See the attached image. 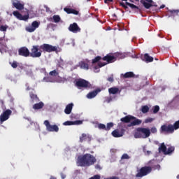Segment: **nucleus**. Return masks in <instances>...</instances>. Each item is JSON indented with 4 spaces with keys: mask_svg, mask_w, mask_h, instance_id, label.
<instances>
[{
    "mask_svg": "<svg viewBox=\"0 0 179 179\" xmlns=\"http://www.w3.org/2000/svg\"><path fill=\"white\" fill-rule=\"evenodd\" d=\"M29 97L31 98L32 101H36V103L40 101V99L38 98V96H37V94L33 92L29 93Z\"/></svg>",
    "mask_w": 179,
    "mask_h": 179,
    "instance_id": "a878e982",
    "label": "nucleus"
},
{
    "mask_svg": "<svg viewBox=\"0 0 179 179\" xmlns=\"http://www.w3.org/2000/svg\"><path fill=\"white\" fill-rule=\"evenodd\" d=\"M76 86L77 87H83L84 89H92V84L89 81L82 78L76 81Z\"/></svg>",
    "mask_w": 179,
    "mask_h": 179,
    "instance_id": "39448f33",
    "label": "nucleus"
},
{
    "mask_svg": "<svg viewBox=\"0 0 179 179\" xmlns=\"http://www.w3.org/2000/svg\"><path fill=\"white\" fill-rule=\"evenodd\" d=\"M150 136V129L145 127H138L134 132L136 139H146Z\"/></svg>",
    "mask_w": 179,
    "mask_h": 179,
    "instance_id": "f03ea898",
    "label": "nucleus"
},
{
    "mask_svg": "<svg viewBox=\"0 0 179 179\" xmlns=\"http://www.w3.org/2000/svg\"><path fill=\"white\" fill-rule=\"evenodd\" d=\"M107 80L108 82H110L111 83H113V82H114V77L113 76V75L110 77L108 78Z\"/></svg>",
    "mask_w": 179,
    "mask_h": 179,
    "instance_id": "8fccbe9b",
    "label": "nucleus"
},
{
    "mask_svg": "<svg viewBox=\"0 0 179 179\" xmlns=\"http://www.w3.org/2000/svg\"><path fill=\"white\" fill-rule=\"evenodd\" d=\"M152 114H157L160 111V106L156 105L152 108Z\"/></svg>",
    "mask_w": 179,
    "mask_h": 179,
    "instance_id": "7c9ffc66",
    "label": "nucleus"
},
{
    "mask_svg": "<svg viewBox=\"0 0 179 179\" xmlns=\"http://www.w3.org/2000/svg\"><path fill=\"white\" fill-rule=\"evenodd\" d=\"M87 139V135L86 134H83L82 136L80 137V142L82 143L84 141Z\"/></svg>",
    "mask_w": 179,
    "mask_h": 179,
    "instance_id": "e433bc0d",
    "label": "nucleus"
},
{
    "mask_svg": "<svg viewBox=\"0 0 179 179\" xmlns=\"http://www.w3.org/2000/svg\"><path fill=\"white\" fill-rule=\"evenodd\" d=\"M95 169L96 170H101V166L99 164H97L96 165H95Z\"/></svg>",
    "mask_w": 179,
    "mask_h": 179,
    "instance_id": "3c124183",
    "label": "nucleus"
},
{
    "mask_svg": "<svg viewBox=\"0 0 179 179\" xmlns=\"http://www.w3.org/2000/svg\"><path fill=\"white\" fill-rule=\"evenodd\" d=\"M101 59V57L97 56L92 59V64H97Z\"/></svg>",
    "mask_w": 179,
    "mask_h": 179,
    "instance_id": "58836bf2",
    "label": "nucleus"
},
{
    "mask_svg": "<svg viewBox=\"0 0 179 179\" xmlns=\"http://www.w3.org/2000/svg\"><path fill=\"white\" fill-rule=\"evenodd\" d=\"M109 94H117L121 93V90L118 87H113L108 89Z\"/></svg>",
    "mask_w": 179,
    "mask_h": 179,
    "instance_id": "aec40b11",
    "label": "nucleus"
},
{
    "mask_svg": "<svg viewBox=\"0 0 179 179\" xmlns=\"http://www.w3.org/2000/svg\"><path fill=\"white\" fill-rule=\"evenodd\" d=\"M83 121L82 120H76V121H66L63 123V125L71 126V125H82Z\"/></svg>",
    "mask_w": 179,
    "mask_h": 179,
    "instance_id": "f3484780",
    "label": "nucleus"
},
{
    "mask_svg": "<svg viewBox=\"0 0 179 179\" xmlns=\"http://www.w3.org/2000/svg\"><path fill=\"white\" fill-rule=\"evenodd\" d=\"M121 159L122 160H125V159H131V157H129V155H128V154H123Z\"/></svg>",
    "mask_w": 179,
    "mask_h": 179,
    "instance_id": "37998d69",
    "label": "nucleus"
},
{
    "mask_svg": "<svg viewBox=\"0 0 179 179\" xmlns=\"http://www.w3.org/2000/svg\"><path fill=\"white\" fill-rule=\"evenodd\" d=\"M166 150H167V147L166 146V144H164V143H161L158 148L159 153H164V155H166Z\"/></svg>",
    "mask_w": 179,
    "mask_h": 179,
    "instance_id": "4be33fe9",
    "label": "nucleus"
},
{
    "mask_svg": "<svg viewBox=\"0 0 179 179\" xmlns=\"http://www.w3.org/2000/svg\"><path fill=\"white\" fill-rule=\"evenodd\" d=\"M111 101V98H110L109 99H108L107 102L110 103V101Z\"/></svg>",
    "mask_w": 179,
    "mask_h": 179,
    "instance_id": "338daca9",
    "label": "nucleus"
},
{
    "mask_svg": "<svg viewBox=\"0 0 179 179\" xmlns=\"http://www.w3.org/2000/svg\"><path fill=\"white\" fill-rule=\"evenodd\" d=\"M153 169H155V170H160V165L157 164L154 166Z\"/></svg>",
    "mask_w": 179,
    "mask_h": 179,
    "instance_id": "864d4df0",
    "label": "nucleus"
},
{
    "mask_svg": "<svg viewBox=\"0 0 179 179\" xmlns=\"http://www.w3.org/2000/svg\"><path fill=\"white\" fill-rule=\"evenodd\" d=\"M105 179H120V178L118 176H112V177L106 178Z\"/></svg>",
    "mask_w": 179,
    "mask_h": 179,
    "instance_id": "603ef678",
    "label": "nucleus"
},
{
    "mask_svg": "<svg viewBox=\"0 0 179 179\" xmlns=\"http://www.w3.org/2000/svg\"><path fill=\"white\" fill-rule=\"evenodd\" d=\"M13 6L16 8L17 10H23L24 9V4L20 3L19 0L13 1Z\"/></svg>",
    "mask_w": 179,
    "mask_h": 179,
    "instance_id": "dca6fc26",
    "label": "nucleus"
},
{
    "mask_svg": "<svg viewBox=\"0 0 179 179\" xmlns=\"http://www.w3.org/2000/svg\"><path fill=\"white\" fill-rule=\"evenodd\" d=\"M103 61H106L108 64H113L117 61V58L111 55H106L102 58Z\"/></svg>",
    "mask_w": 179,
    "mask_h": 179,
    "instance_id": "2eb2a0df",
    "label": "nucleus"
},
{
    "mask_svg": "<svg viewBox=\"0 0 179 179\" xmlns=\"http://www.w3.org/2000/svg\"><path fill=\"white\" fill-rule=\"evenodd\" d=\"M10 115H12V110L10 109H7L3 111L0 115V124H3L5 121H8Z\"/></svg>",
    "mask_w": 179,
    "mask_h": 179,
    "instance_id": "0eeeda50",
    "label": "nucleus"
},
{
    "mask_svg": "<svg viewBox=\"0 0 179 179\" xmlns=\"http://www.w3.org/2000/svg\"><path fill=\"white\" fill-rule=\"evenodd\" d=\"M69 31H71V33H80V27H79V25L76 22H74L73 24H71L69 27Z\"/></svg>",
    "mask_w": 179,
    "mask_h": 179,
    "instance_id": "f8f14e48",
    "label": "nucleus"
},
{
    "mask_svg": "<svg viewBox=\"0 0 179 179\" xmlns=\"http://www.w3.org/2000/svg\"><path fill=\"white\" fill-rule=\"evenodd\" d=\"M96 162H97L96 157L92 155L87 153L80 156L78 158V164L81 167H90V166H93Z\"/></svg>",
    "mask_w": 179,
    "mask_h": 179,
    "instance_id": "f257e3e1",
    "label": "nucleus"
},
{
    "mask_svg": "<svg viewBox=\"0 0 179 179\" xmlns=\"http://www.w3.org/2000/svg\"><path fill=\"white\" fill-rule=\"evenodd\" d=\"M113 127H114V123H113V122L108 123L106 127V131H110V129H111L113 128Z\"/></svg>",
    "mask_w": 179,
    "mask_h": 179,
    "instance_id": "4c0bfd02",
    "label": "nucleus"
},
{
    "mask_svg": "<svg viewBox=\"0 0 179 179\" xmlns=\"http://www.w3.org/2000/svg\"><path fill=\"white\" fill-rule=\"evenodd\" d=\"M120 6H122V8H124L126 6L125 3H124V2H120Z\"/></svg>",
    "mask_w": 179,
    "mask_h": 179,
    "instance_id": "13d9d810",
    "label": "nucleus"
},
{
    "mask_svg": "<svg viewBox=\"0 0 179 179\" xmlns=\"http://www.w3.org/2000/svg\"><path fill=\"white\" fill-rule=\"evenodd\" d=\"M18 54L21 57H29L30 55V51L26 47H22L18 50Z\"/></svg>",
    "mask_w": 179,
    "mask_h": 179,
    "instance_id": "4468645a",
    "label": "nucleus"
},
{
    "mask_svg": "<svg viewBox=\"0 0 179 179\" xmlns=\"http://www.w3.org/2000/svg\"><path fill=\"white\" fill-rule=\"evenodd\" d=\"M174 150H176V148L173 146H171L166 150L165 155H171Z\"/></svg>",
    "mask_w": 179,
    "mask_h": 179,
    "instance_id": "2f4dec72",
    "label": "nucleus"
},
{
    "mask_svg": "<svg viewBox=\"0 0 179 179\" xmlns=\"http://www.w3.org/2000/svg\"><path fill=\"white\" fill-rule=\"evenodd\" d=\"M49 75L50 76H58V75H59V73L57 70H53L49 73Z\"/></svg>",
    "mask_w": 179,
    "mask_h": 179,
    "instance_id": "f704fd0d",
    "label": "nucleus"
},
{
    "mask_svg": "<svg viewBox=\"0 0 179 179\" xmlns=\"http://www.w3.org/2000/svg\"><path fill=\"white\" fill-rule=\"evenodd\" d=\"M141 111L143 114H146V113H149V106H148V105L143 106L141 107Z\"/></svg>",
    "mask_w": 179,
    "mask_h": 179,
    "instance_id": "72a5a7b5",
    "label": "nucleus"
},
{
    "mask_svg": "<svg viewBox=\"0 0 179 179\" xmlns=\"http://www.w3.org/2000/svg\"><path fill=\"white\" fill-rule=\"evenodd\" d=\"M13 15L19 20H24V22H26V20H29V15H22L17 10L13 11Z\"/></svg>",
    "mask_w": 179,
    "mask_h": 179,
    "instance_id": "9b49d317",
    "label": "nucleus"
},
{
    "mask_svg": "<svg viewBox=\"0 0 179 179\" xmlns=\"http://www.w3.org/2000/svg\"><path fill=\"white\" fill-rule=\"evenodd\" d=\"M177 178L179 179V175L177 176Z\"/></svg>",
    "mask_w": 179,
    "mask_h": 179,
    "instance_id": "774afa93",
    "label": "nucleus"
},
{
    "mask_svg": "<svg viewBox=\"0 0 179 179\" xmlns=\"http://www.w3.org/2000/svg\"><path fill=\"white\" fill-rule=\"evenodd\" d=\"M65 177H66L65 175L62 174V179L65 178Z\"/></svg>",
    "mask_w": 179,
    "mask_h": 179,
    "instance_id": "e2e57ef3",
    "label": "nucleus"
},
{
    "mask_svg": "<svg viewBox=\"0 0 179 179\" xmlns=\"http://www.w3.org/2000/svg\"><path fill=\"white\" fill-rule=\"evenodd\" d=\"M150 173H152V167L145 166L137 170L136 177V178H142V177H145V176L150 174Z\"/></svg>",
    "mask_w": 179,
    "mask_h": 179,
    "instance_id": "20e7f679",
    "label": "nucleus"
},
{
    "mask_svg": "<svg viewBox=\"0 0 179 179\" xmlns=\"http://www.w3.org/2000/svg\"><path fill=\"white\" fill-rule=\"evenodd\" d=\"M164 8H166V5L162 4V5L160 6L159 9H164Z\"/></svg>",
    "mask_w": 179,
    "mask_h": 179,
    "instance_id": "bf43d9fd",
    "label": "nucleus"
},
{
    "mask_svg": "<svg viewBox=\"0 0 179 179\" xmlns=\"http://www.w3.org/2000/svg\"><path fill=\"white\" fill-rule=\"evenodd\" d=\"M113 17H117V15L116 14H113Z\"/></svg>",
    "mask_w": 179,
    "mask_h": 179,
    "instance_id": "69168bd1",
    "label": "nucleus"
},
{
    "mask_svg": "<svg viewBox=\"0 0 179 179\" xmlns=\"http://www.w3.org/2000/svg\"><path fill=\"white\" fill-rule=\"evenodd\" d=\"M124 79H128L129 78H135V74L132 71L127 72L124 74H122Z\"/></svg>",
    "mask_w": 179,
    "mask_h": 179,
    "instance_id": "bb28decb",
    "label": "nucleus"
},
{
    "mask_svg": "<svg viewBox=\"0 0 179 179\" xmlns=\"http://www.w3.org/2000/svg\"><path fill=\"white\" fill-rule=\"evenodd\" d=\"M150 134H157V128L156 127H152L150 130Z\"/></svg>",
    "mask_w": 179,
    "mask_h": 179,
    "instance_id": "a19ab883",
    "label": "nucleus"
},
{
    "mask_svg": "<svg viewBox=\"0 0 179 179\" xmlns=\"http://www.w3.org/2000/svg\"><path fill=\"white\" fill-rule=\"evenodd\" d=\"M39 50L40 46L34 45L31 50V53H29L30 57H32V58H40L41 57V50Z\"/></svg>",
    "mask_w": 179,
    "mask_h": 179,
    "instance_id": "423d86ee",
    "label": "nucleus"
},
{
    "mask_svg": "<svg viewBox=\"0 0 179 179\" xmlns=\"http://www.w3.org/2000/svg\"><path fill=\"white\" fill-rule=\"evenodd\" d=\"M97 128L99 129H103V131H106V124H103V123H99L97 124Z\"/></svg>",
    "mask_w": 179,
    "mask_h": 179,
    "instance_id": "c9c22d12",
    "label": "nucleus"
},
{
    "mask_svg": "<svg viewBox=\"0 0 179 179\" xmlns=\"http://www.w3.org/2000/svg\"><path fill=\"white\" fill-rule=\"evenodd\" d=\"M144 59L146 62H153V57H150L148 53L144 55Z\"/></svg>",
    "mask_w": 179,
    "mask_h": 179,
    "instance_id": "c756f323",
    "label": "nucleus"
},
{
    "mask_svg": "<svg viewBox=\"0 0 179 179\" xmlns=\"http://www.w3.org/2000/svg\"><path fill=\"white\" fill-rule=\"evenodd\" d=\"M80 66L81 69H85L86 71L89 70V64L86 63V62H81L80 63Z\"/></svg>",
    "mask_w": 179,
    "mask_h": 179,
    "instance_id": "c85d7f7f",
    "label": "nucleus"
},
{
    "mask_svg": "<svg viewBox=\"0 0 179 179\" xmlns=\"http://www.w3.org/2000/svg\"><path fill=\"white\" fill-rule=\"evenodd\" d=\"M132 120H135V116L127 115L124 117H122L120 119V121L122 122H124L125 124H128L129 122H131V121H132Z\"/></svg>",
    "mask_w": 179,
    "mask_h": 179,
    "instance_id": "6ab92c4d",
    "label": "nucleus"
},
{
    "mask_svg": "<svg viewBox=\"0 0 179 179\" xmlns=\"http://www.w3.org/2000/svg\"><path fill=\"white\" fill-rule=\"evenodd\" d=\"M27 15H33V10H27Z\"/></svg>",
    "mask_w": 179,
    "mask_h": 179,
    "instance_id": "4d7b16f0",
    "label": "nucleus"
},
{
    "mask_svg": "<svg viewBox=\"0 0 179 179\" xmlns=\"http://www.w3.org/2000/svg\"><path fill=\"white\" fill-rule=\"evenodd\" d=\"M50 179H57V178H55L54 176H51Z\"/></svg>",
    "mask_w": 179,
    "mask_h": 179,
    "instance_id": "0e129e2a",
    "label": "nucleus"
},
{
    "mask_svg": "<svg viewBox=\"0 0 179 179\" xmlns=\"http://www.w3.org/2000/svg\"><path fill=\"white\" fill-rule=\"evenodd\" d=\"M64 12H66V13H68V15H71V12H72V8H69L68 7H66L64 8Z\"/></svg>",
    "mask_w": 179,
    "mask_h": 179,
    "instance_id": "79ce46f5",
    "label": "nucleus"
},
{
    "mask_svg": "<svg viewBox=\"0 0 179 179\" xmlns=\"http://www.w3.org/2000/svg\"><path fill=\"white\" fill-rule=\"evenodd\" d=\"M153 121H155V118H153V117H148V118L145 120V124H149V122H153Z\"/></svg>",
    "mask_w": 179,
    "mask_h": 179,
    "instance_id": "ea45409f",
    "label": "nucleus"
},
{
    "mask_svg": "<svg viewBox=\"0 0 179 179\" xmlns=\"http://www.w3.org/2000/svg\"><path fill=\"white\" fill-rule=\"evenodd\" d=\"M141 3H142L145 9H150L152 6L157 8V4L153 0H141Z\"/></svg>",
    "mask_w": 179,
    "mask_h": 179,
    "instance_id": "1a4fd4ad",
    "label": "nucleus"
},
{
    "mask_svg": "<svg viewBox=\"0 0 179 179\" xmlns=\"http://www.w3.org/2000/svg\"><path fill=\"white\" fill-rule=\"evenodd\" d=\"M72 108H73V103H71L66 105L64 109L65 114H67V115L71 114V113H72Z\"/></svg>",
    "mask_w": 179,
    "mask_h": 179,
    "instance_id": "412c9836",
    "label": "nucleus"
},
{
    "mask_svg": "<svg viewBox=\"0 0 179 179\" xmlns=\"http://www.w3.org/2000/svg\"><path fill=\"white\" fill-rule=\"evenodd\" d=\"M25 86H26V90H27V91H29V90H31V88H30V87L29 86V84L28 83H27L26 85H25Z\"/></svg>",
    "mask_w": 179,
    "mask_h": 179,
    "instance_id": "6e6d98bb",
    "label": "nucleus"
},
{
    "mask_svg": "<svg viewBox=\"0 0 179 179\" xmlns=\"http://www.w3.org/2000/svg\"><path fill=\"white\" fill-rule=\"evenodd\" d=\"M40 27V22L38 21H34L31 23V25L29 27H26L27 31H29V33H33V31H36V29H38Z\"/></svg>",
    "mask_w": 179,
    "mask_h": 179,
    "instance_id": "9d476101",
    "label": "nucleus"
},
{
    "mask_svg": "<svg viewBox=\"0 0 179 179\" xmlns=\"http://www.w3.org/2000/svg\"><path fill=\"white\" fill-rule=\"evenodd\" d=\"M44 125L46 127V129L48 132H58L59 131V127H58L57 124L51 125L48 120L44 121Z\"/></svg>",
    "mask_w": 179,
    "mask_h": 179,
    "instance_id": "6e6552de",
    "label": "nucleus"
},
{
    "mask_svg": "<svg viewBox=\"0 0 179 179\" xmlns=\"http://www.w3.org/2000/svg\"><path fill=\"white\" fill-rule=\"evenodd\" d=\"M7 29H8V26H6H6L1 25L0 27L1 31H6Z\"/></svg>",
    "mask_w": 179,
    "mask_h": 179,
    "instance_id": "c03bdc74",
    "label": "nucleus"
},
{
    "mask_svg": "<svg viewBox=\"0 0 179 179\" xmlns=\"http://www.w3.org/2000/svg\"><path fill=\"white\" fill-rule=\"evenodd\" d=\"M128 6H129V8H131V9H132L133 10H135V12H141V9L139 8V7L135 6V4L134 3L126 1L125 6L123 8L124 9H125V10H128Z\"/></svg>",
    "mask_w": 179,
    "mask_h": 179,
    "instance_id": "ddd939ff",
    "label": "nucleus"
},
{
    "mask_svg": "<svg viewBox=\"0 0 179 179\" xmlns=\"http://www.w3.org/2000/svg\"><path fill=\"white\" fill-rule=\"evenodd\" d=\"M11 66L12 68H14V69L17 68V62L16 61L13 62V63L11 64Z\"/></svg>",
    "mask_w": 179,
    "mask_h": 179,
    "instance_id": "a18cd8bd",
    "label": "nucleus"
},
{
    "mask_svg": "<svg viewBox=\"0 0 179 179\" xmlns=\"http://www.w3.org/2000/svg\"><path fill=\"white\" fill-rule=\"evenodd\" d=\"M98 65L99 66V68H103V66H106V65H107V63L105 62H99Z\"/></svg>",
    "mask_w": 179,
    "mask_h": 179,
    "instance_id": "de8ad7c7",
    "label": "nucleus"
},
{
    "mask_svg": "<svg viewBox=\"0 0 179 179\" xmlns=\"http://www.w3.org/2000/svg\"><path fill=\"white\" fill-rule=\"evenodd\" d=\"M179 10H169L168 15L169 16H173V17L176 16H178Z\"/></svg>",
    "mask_w": 179,
    "mask_h": 179,
    "instance_id": "393cba45",
    "label": "nucleus"
},
{
    "mask_svg": "<svg viewBox=\"0 0 179 179\" xmlns=\"http://www.w3.org/2000/svg\"><path fill=\"white\" fill-rule=\"evenodd\" d=\"M43 107H44V103L41 101L39 103L34 104L32 106V108L34 110H41V108H43Z\"/></svg>",
    "mask_w": 179,
    "mask_h": 179,
    "instance_id": "b1692460",
    "label": "nucleus"
},
{
    "mask_svg": "<svg viewBox=\"0 0 179 179\" xmlns=\"http://www.w3.org/2000/svg\"><path fill=\"white\" fill-rule=\"evenodd\" d=\"M104 3H110V2H114V0H103Z\"/></svg>",
    "mask_w": 179,
    "mask_h": 179,
    "instance_id": "5fc2aeb1",
    "label": "nucleus"
},
{
    "mask_svg": "<svg viewBox=\"0 0 179 179\" xmlns=\"http://www.w3.org/2000/svg\"><path fill=\"white\" fill-rule=\"evenodd\" d=\"M71 14H73V15H79V11L75 10V9H73L71 8Z\"/></svg>",
    "mask_w": 179,
    "mask_h": 179,
    "instance_id": "49530a36",
    "label": "nucleus"
},
{
    "mask_svg": "<svg viewBox=\"0 0 179 179\" xmlns=\"http://www.w3.org/2000/svg\"><path fill=\"white\" fill-rule=\"evenodd\" d=\"M99 68H100V66H99V64L97 65V66H95L94 67V69H99Z\"/></svg>",
    "mask_w": 179,
    "mask_h": 179,
    "instance_id": "052dcab7",
    "label": "nucleus"
},
{
    "mask_svg": "<svg viewBox=\"0 0 179 179\" xmlns=\"http://www.w3.org/2000/svg\"><path fill=\"white\" fill-rule=\"evenodd\" d=\"M112 136L114 138H121V136H124V131H120L118 129H115L112 131Z\"/></svg>",
    "mask_w": 179,
    "mask_h": 179,
    "instance_id": "a211bd4d",
    "label": "nucleus"
},
{
    "mask_svg": "<svg viewBox=\"0 0 179 179\" xmlns=\"http://www.w3.org/2000/svg\"><path fill=\"white\" fill-rule=\"evenodd\" d=\"M101 177L100 175H94V176L90 178L89 179H100Z\"/></svg>",
    "mask_w": 179,
    "mask_h": 179,
    "instance_id": "09e8293b",
    "label": "nucleus"
},
{
    "mask_svg": "<svg viewBox=\"0 0 179 179\" xmlns=\"http://www.w3.org/2000/svg\"><path fill=\"white\" fill-rule=\"evenodd\" d=\"M0 103H1V104H2V106H3V100L0 99Z\"/></svg>",
    "mask_w": 179,
    "mask_h": 179,
    "instance_id": "680f3d73",
    "label": "nucleus"
},
{
    "mask_svg": "<svg viewBox=\"0 0 179 179\" xmlns=\"http://www.w3.org/2000/svg\"><path fill=\"white\" fill-rule=\"evenodd\" d=\"M40 48L43 52H56V54H58V52L62 51V49L59 46H54L48 43L42 44Z\"/></svg>",
    "mask_w": 179,
    "mask_h": 179,
    "instance_id": "7ed1b4c3",
    "label": "nucleus"
},
{
    "mask_svg": "<svg viewBox=\"0 0 179 179\" xmlns=\"http://www.w3.org/2000/svg\"><path fill=\"white\" fill-rule=\"evenodd\" d=\"M97 93H99L97 90L89 92L87 95V99H94V97L97 96Z\"/></svg>",
    "mask_w": 179,
    "mask_h": 179,
    "instance_id": "cd10ccee",
    "label": "nucleus"
},
{
    "mask_svg": "<svg viewBox=\"0 0 179 179\" xmlns=\"http://www.w3.org/2000/svg\"><path fill=\"white\" fill-rule=\"evenodd\" d=\"M55 23H59L61 22V17L58 15H55L52 17Z\"/></svg>",
    "mask_w": 179,
    "mask_h": 179,
    "instance_id": "473e14b6",
    "label": "nucleus"
},
{
    "mask_svg": "<svg viewBox=\"0 0 179 179\" xmlns=\"http://www.w3.org/2000/svg\"><path fill=\"white\" fill-rule=\"evenodd\" d=\"M132 120H134V121L131 122L129 127H136V125H141V124H142V120L136 117Z\"/></svg>",
    "mask_w": 179,
    "mask_h": 179,
    "instance_id": "5701e85b",
    "label": "nucleus"
}]
</instances>
